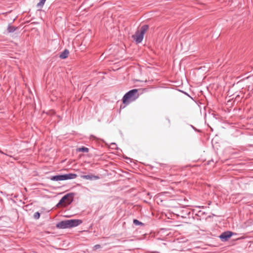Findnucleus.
<instances>
[{
  "label": "nucleus",
  "mask_w": 253,
  "mask_h": 253,
  "mask_svg": "<svg viewBox=\"0 0 253 253\" xmlns=\"http://www.w3.org/2000/svg\"><path fill=\"white\" fill-rule=\"evenodd\" d=\"M81 219H73L61 221L56 224V227L59 229L71 228L77 227L82 223Z\"/></svg>",
  "instance_id": "obj_1"
},
{
  "label": "nucleus",
  "mask_w": 253,
  "mask_h": 253,
  "mask_svg": "<svg viewBox=\"0 0 253 253\" xmlns=\"http://www.w3.org/2000/svg\"><path fill=\"white\" fill-rule=\"evenodd\" d=\"M137 89H133L126 93L123 97V102L128 105L131 102L135 101L139 96Z\"/></svg>",
  "instance_id": "obj_2"
},
{
  "label": "nucleus",
  "mask_w": 253,
  "mask_h": 253,
  "mask_svg": "<svg viewBox=\"0 0 253 253\" xmlns=\"http://www.w3.org/2000/svg\"><path fill=\"white\" fill-rule=\"evenodd\" d=\"M148 28V25H143L139 30H137L135 34L132 35V38L137 43H140L142 41L144 35Z\"/></svg>",
  "instance_id": "obj_3"
},
{
  "label": "nucleus",
  "mask_w": 253,
  "mask_h": 253,
  "mask_svg": "<svg viewBox=\"0 0 253 253\" xmlns=\"http://www.w3.org/2000/svg\"><path fill=\"white\" fill-rule=\"evenodd\" d=\"M74 194L73 193H70L64 195L59 201L57 204V206L58 207L59 205H62L63 203H67L70 204L73 200Z\"/></svg>",
  "instance_id": "obj_4"
},
{
  "label": "nucleus",
  "mask_w": 253,
  "mask_h": 253,
  "mask_svg": "<svg viewBox=\"0 0 253 253\" xmlns=\"http://www.w3.org/2000/svg\"><path fill=\"white\" fill-rule=\"evenodd\" d=\"M234 234L231 231H227L222 233L219 236V238L223 242H225L228 240V239Z\"/></svg>",
  "instance_id": "obj_5"
},
{
  "label": "nucleus",
  "mask_w": 253,
  "mask_h": 253,
  "mask_svg": "<svg viewBox=\"0 0 253 253\" xmlns=\"http://www.w3.org/2000/svg\"><path fill=\"white\" fill-rule=\"evenodd\" d=\"M63 175V180H68V179H75L77 177V175L75 173H67L65 174H62Z\"/></svg>",
  "instance_id": "obj_6"
},
{
  "label": "nucleus",
  "mask_w": 253,
  "mask_h": 253,
  "mask_svg": "<svg viewBox=\"0 0 253 253\" xmlns=\"http://www.w3.org/2000/svg\"><path fill=\"white\" fill-rule=\"evenodd\" d=\"M81 177L83 179L92 180H97L99 179V177L98 176L94 175L92 174L90 175H83L81 176Z\"/></svg>",
  "instance_id": "obj_7"
},
{
  "label": "nucleus",
  "mask_w": 253,
  "mask_h": 253,
  "mask_svg": "<svg viewBox=\"0 0 253 253\" xmlns=\"http://www.w3.org/2000/svg\"><path fill=\"white\" fill-rule=\"evenodd\" d=\"M50 179L52 181H62L63 175H57L52 176L50 177Z\"/></svg>",
  "instance_id": "obj_8"
},
{
  "label": "nucleus",
  "mask_w": 253,
  "mask_h": 253,
  "mask_svg": "<svg viewBox=\"0 0 253 253\" xmlns=\"http://www.w3.org/2000/svg\"><path fill=\"white\" fill-rule=\"evenodd\" d=\"M69 52L68 50L65 49L63 52L61 53V54L59 55V57L61 59H65L67 58L69 55Z\"/></svg>",
  "instance_id": "obj_9"
},
{
  "label": "nucleus",
  "mask_w": 253,
  "mask_h": 253,
  "mask_svg": "<svg viewBox=\"0 0 253 253\" xmlns=\"http://www.w3.org/2000/svg\"><path fill=\"white\" fill-rule=\"evenodd\" d=\"M16 28H17L15 26H12L10 25H8L7 27V31L8 33H13L16 30Z\"/></svg>",
  "instance_id": "obj_10"
},
{
  "label": "nucleus",
  "mask_w": 253,
  "mask_h": 253,
  "mask_svg": "<svg viewBox=\"0 0 253 253\" xmlns=\"http://www.w3.org/2000/svg\"><path fill=\"white\" fill-rule=\"evenodd\" d=\"M45 1L46 0H40V2L37 4V7L38 8H42L43 7Z\"/></svg>",
  "instance_id": "obj_11"
},
{
  "label": "nucleus",
  "mask_w": 253,
  "mask_h": 253,
  "mask_svg": "<svg viewBox=\"0 0 253 253\" xmlns=\"http://www.w3.org/2000/svg\"><path fill=\"white\" fill-rule=\"evenodd\" d=\"M78 151L79 152H82L84 153H87L88 152L89 149L88 148L85 147H82L81 148H78Z\"/></svg>",
  "instance_id": "obj_12"
},
{
  "label": "nucleus",
  "mask_w": 253,
  "mask_h": 253,
  "mask_svg": "<svg viewBox=\"0 0 253 253\" xmlns=\"http://www.w3.org/2000/svg\"><path fill=\"white\" fill-rule=\"evenodd\" d=\"M133 223L134 225L137 226L144 225V224L142 222L139 221V220L136 219H133Z\"/></svg>",
  "instance_id": "obj_13"
},
{
  "label": "nucleus",
  "mask_w": 253,
  "mask_h": 253,
  "mask_svg": "<svg viewBox=\"0 0 253 253\" xmlns=\"http://www.w3.org/2000/svg\"><path fill=\"white\" fill-rule=\"evenodd\" d=\"M40 217V213L39 212H36L34 214V217L36 219H38Z\"/></svg>",
  "instance_id": "obj_14"
},
{
  "label": "nucleus",
  "mask_w": 253,
  "mask_h": 253,
  "mask_svg": "<svg viewBox=\"0 0 253 253\" xmlns=\"http://www.w3.org/2000/svg\"><path fill=\"white\" fill-rule=\"evenodd\" d=\"M110 147L112 149H117V145L116 143H112L111 144H110Z\"/></svg>",
  "instance_id": "obj_15"
},
{
  "label": "nucleus",
  "mask_w": 253,
  "mask_h": 253,
  "mask_svg": "<svg viewBox=\"0 0 253 253\" xmlns=\"http://www.w3.org/2000/svg\"><path fill=\"white\" fill-rule=\"evenodd\" d=\"M101 247L100 245H96L94 246V249L95 250H97L98 249H99Z\"/></svg>",
  "instance_id": "obj_16"
},
{
  "label": "nucleus",
  "mask_w": 253,
  "mask_h": 253,
  "mask_svg": "<svg viewBox=\"0 0 253 253\" xmlns=\"http://www.w3.org/2000/svg\"><path fill=\"white\" fill-rule=\"evenodd\" d=\"M0 153L2 154H4L5 155H7V154H5L3 152L1 151L0 150Z\"/></svg>",
  "instance_id": "obj_17"
},
{
  "label": "nucleus",
  "mask_w": 253,
  "mask_h": 253,
  "mask_svg": "<svg viewBox=\"0 0 253 253\" xmlns=\"http://www.w3.org/2000/svg\"><path fill=\"white\" fill-rule=\"evenodd\" d=\"M169 123H170V120L168 119Z\"/></svg>",
  "instance_id": "obj_18"
},
{
  "label": "nucleus",
  "mask_w": 253,
  "mask_h": 253,
  "mask_svg": "<svg viewBox=\"0 0 253 253\" xmlns=\"http://www.w3.org/2000/svg\"><path fill=\"white\" fill-rule=\"evenodd\" d=\"M192 127H193L194 129H195V128L193 126H191Z\"/></svg>",
  "instance_id": "obj_19"
}]
</instances>
